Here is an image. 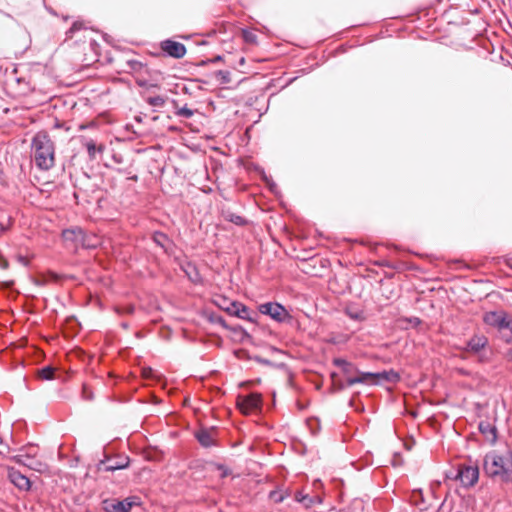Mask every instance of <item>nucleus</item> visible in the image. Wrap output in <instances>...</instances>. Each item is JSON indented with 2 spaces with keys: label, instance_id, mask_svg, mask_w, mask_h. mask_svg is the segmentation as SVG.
Here are the masks:
<instances>
[{
  "label": "nucleus",
  "instance_id": "obj_33",
  "mask_svg": "<svg viewBox=\"0 0 512 512\" xmlns=\"http://www.w3.org/2000/svg\"><path fill=\"white\" fill-rule=\"evenodd\" d=\"M352 370V366L351 367H346V368H343V371L344 373L348 374L350 373V371Z\"/></svg>",
  "mask_w": 512,
  "mask_h": 512
},
{
  "label": "nucleus",
  "instance_id": "obj_20",
  "mask_svg": "<svg viewBox=\"0 0 512 512\" xmlns=\"http://www.w3.org/2000/svg\"><path fill=\"white\" fill-rule=\"evenodd\" d=\"M239 305H240V302L231 301V302L228 303L227 307L224 308V310L228 314L237 317Z\"/></svg>",
  "mask_w": 512,
  "mask_h": 512
},
{
  "label": "nucleus",
  "instance_id": "obj_8",
  "mask_svg": "<svg viewBox=\"0 0 512 512\" xmlns=\"http://www.w3.org/2000/svg\"><path fill=\"white\" fill-rule=\"evenodd\" d=\"M261 397L259 394H249L246 396H238L237 407L243 414H250L259 409Z\"/></svg>",
  "mask_w": 512,
  "mask_h": 512
},
{
  "label": "nucleus",
  "instance_id": "obj_15",
  "mask_svg": "<svg viewBox=\"0 0 512 512\" xmlns=\"http://www.w3.org/2000/svg\"><path fill=\"white\" fill-rule=\"evenodd\" d=\"M153 240L154 242L159 245L160 247H162L163 249H167L168 247V244H169V240L167 238V236L163 233H155L153 235Z\"/></svg>",
  "mask_w": 512,
  "mask_h": 512
},
{
  "label": "nucleus",
  "instance_id": "obj_18",
  "mask_svg": "<svg viewBox=\"0 0 512 512\" xmlns=\"http://www.w3.org/2000/svg\"><path fill=\"white\" fill-rule=\"evenodd\" d=\"M87 152L90 158H95L96 152H102L103 148L101 146L97 147L93 141H89L86 143Z\"/></svg>",
  "mask_w": 512,
  "mask_h": 512
},
{
  "label": "nucleus",
  "instance_id": "obj_27",
  "mask_svg": "<svg viewBox=\"0 0 512 512\" xmlns=\"http://www.w3.org/2000/svg\"><path fill=\"white\" fill-rule=\"evenodd\" d=\"M83 28V24L81 22H75L72 27L69 29L67 34L72 37V35Z\"/></svg>",
  "mask_w": 512,
  "mask_h": 512
},
{
  "label": "nucleus",
  "instance_id": "obj_7",
  "mask_svg": "<svg viewBox=\"0 0 512 512\" xmlns=\"http://www.w3.org/2000/svg\"><path fill=\"white\" fill-rule=\"evenodd\" d=\"M62 236L65 241L73 242L76 245H81L86 248L97 247V242H86V233L78 227L64 230Z\"/></svg>",
  "mask_w": 512,
  "mask_h": 512
},
{
  "label": "nucleus",
  "instance_id": "obj_19",
  "mask_svg": "<svg viewBox=\"0 0 512 512\" xmlns=\"http://www.w3.org/2000/svg\"><path fill=\"white\" fill-rule=\"evenodd\" d=\"M295 500L297 502L303 503L307 507H309L314 502V499L309 498L308 495H305L302 492H297L295 494Z\"/></svg>",
  "mask_w": 512,
  "mask_h": 512
},
{
  "label": "nucleus",
  "instance_id": "obj_4",
  "mask_svg": "<svg viewBox=\"0 0 512 512\" xmlns=\"http://www.w3.org/2000/svg\"><path fill=\"white\" fill-rule=\"evenodd\" d=\"M487 325L497 327L499 330H512V318L503 311H491L484 315Z\"/></svg>",
  "mask_w": 512,
  "mask_h": 512
},
{
  "label": "nucleus",
  "instance_id": "obj_21",
  "mask_svg": "<svg viewBox=\"0 0 512 512\" xmlns=\"http://www.w3.org/2000/svg\"><path fill=\"white\" fill-rule=\"evenodd\" d=\"M479 428H480L482 433L490 434L491 438L493 440L496 438V429L494 427L490 426V424L481 423Z\"/></svg>",
  "mask_w": 512,
  "mask_h": 512
},
{
  "label": "nucleus",
  "instance_id": "obj_6",
  "mask_svg": "<svg viewBox=\"0 0 512 512\" xmlns=\"http://www.w3.org/2000/svg\"><path fill=\"white\" fill-rule=\"evenodd\" d=\"M259 311L262 314L269 315L273 320L277 322H284L290 315L288 311L279 303H264L259 306Z\"/></svg>",
  "mask_w": 512,
  "mask_h": 512
},
{
  "label": "nucleus",
  "instance_id": "obj_11",
  "mask_svg": "<svg viewBox=\"0 0 512 512\" xmlns=\"http://www.w3.org/2000/svg\"><path fill=\"white\" fill-rule=\"evenodd\" d=\"M161 48L169 56L174 58H182L186 54L185 46L176 41L165 40L161 43Z\"/></svg>",
  "mask_w": 512,
  "mask_h": 512
},
{
  "label": "nucleus",
  "instance_id": "obj_9",
  "mask_svg": "<svg viewBox=\"0 0 512 512\" xmlns=\"http://www.w3.org/2000/svg\"><path fill=\"white\" fill-rule=\"evenodd\" d=\"M379 376L386 377V374L372 373V372H358L355 377H347V385L353 386L355 384L374 385L379 383Z\"/></svg>",
  "mask_w": 512,
  "mask_h": 512
},
{
  "label": "nucleus",
  "instance_id": "obj_24",
  "mask_svg": "<svg viewBox=\"0 0 512 512\" xmlns=\"http://www.w3.org/2000/svg\"><path fill=\"white\" fill-rule=\"evenodd\" d=\"M39 375L42 379L50 380L53 378L54 370L51 367H44L40 370Z\"/></svg>",
  "mask_w": 512,
  "mask_h": 512
},
{
  "label": "nucleus",
  "instance_id": "obj_3",
  "mask_svg": "<svg viewBox=\"0 0 512 512\" xmlns=\"http://www.w3.org/2000/svg\"><path fill=\"white\" fill-rule=\"evenodd\" d=\"M456 478L460 480L464 487L474 486L479 479L478 466L474 464L459 465Z\"/></svg>",
  "mask_w": 512,
  "mask_h": 512
},
{
  "label": "nucleus",
  "instance_id": "obj_13",
  "mask_svg": "<svg viewBox=\"0 0 512 512\" xmlns=\"http://www.w3.org/2000/svg\"><path fill=\"white\" fill-rule=\"evenodd\" d=\"M129 465L128 457H119L112 461L110 464L104 466L105 471H115L120 469H125Z\"/></svg>",
  "mask_w": 512,
  "mask_h": 512
},
{
  "label": "nucleus",
  "instance_id": "obj_10",
  "mask_svg": "<svg viewBox=\"0 0 512 512\" xmlns=\"http://www.w3.org/2000/svg\"><path fill=\"white\" fill-rule=\"evenodd\" d=\"M134 504L135 502L131 498H126L121 501H105L104 510L106 512H129Z\"/></svg>",
  "mask_w": 512,
  "mask_h": 512
},
{
  "label": "nucleus",
  "instance_id": "obj_25",
  "mask_svg": "<svg viewBox=\"0 0 512 512\" xmlns=\"http://www.w3.org/2000/svg\"><path fill=\"white\" fill-rule=\"evenodd\" d=\"M177 115L185 118H190L193 115V111L187 107H182L177 111Z\"/></svg>",
  "mask_w": 512,
  "mask_h": 512
},
{
  "label": "nucleus",
  "instance_id": "obj_32",
  "mask_svg": "<svg viewBox=\"0 0 512 512\" xmlns=\"http://www.w3.org/2000/svg\"><path fill=\"white\" fill-rule=\"evenodd\" d=\"M506 358L509 361H512V348L506 353Z\"/></svg>",
  "mask_w": 512,
  "mask_h": 512
},
{
  "label": "nucleus",
  "instance_id": "obj_5",
  "mask_svg": "<svg viewBox=\"0 0 512 512\" xmlns=\"http://www.w3.org/2000/svg\"><path fill=\"white\" fill-rule=\"evenodd\" d=\"M488 345V339L484 335H474L466 344L465 347H459L460 350L465 351L467 353L477 355L479 357V361L483 362L486 358L482 355V351Z\"/></svg>",
  "mask_w": 512,
  "mask_h": 512
},
{
  "label": "nucleus",
  "instance_id": "obj_29",
  "mask_svg": "<svg viewBox=\"0 0 512 512\" xmlns=\"http://www.w3.org/2000/svg\"><path fill=\"white\" fill-rule=\"evenodd\" d=\"M334 364H335L336 366H338V367H341L342 369H343V368H346V367H351V364H350V363H348L346 360H344V359H340V358L335 359V360H334Z\"/></svg>",
  "mask_w": 512,
  "mask_h": 512
},
{
  "label": "nucleus",
  "instance_id": "obj_16",
  "mask_svg": "<svg viewBox=\"0 0 512 512\" xmlns=\"http://www.w3.org/2000/svg\"><path fill=\"white\" fill-rule=\"evenodd\" d=\"M197 439L205 447H209L213 443L211 435L206 431L198 433Z\"/></svg>",
  "mask_w": 512,
  "mask_h": 512
},
{
  "label": "nucleus",
  "instance_id": "obj_12",
  "mask_svg": "<svg viewBox=\"0 0 512 512\" xmlns=\"http://www.w3.org/2000/svg\"><path fill=\"white\" fill-rule=\"evenodd\" d=\"M9 479L20 490L27 491L30 489V480L19 471L11 470L9 472Z\"/></svg>",
  "mask_w": 512,
  "mask_h": 512
},
{
  "label": "nucleus",
  "instance_id": "obj_17",
  "mask_svg": "<svg viewBox=\"0 0 512 512\" xmlns=\"http://www.w3.org/2000/svg\"><path fill=\"white\" fill-rule=\"evenodd\" d=\"M237 317L240 319L253 321L250 310L248 309L247 306H245L242 303H240V305H239Z\"/></svg>",
  "mask_w": 512,
  "mask_h": 512
},
{
  "label": "nucleus",
  "instance_id": "obj_2",
  "mask_svg": "<svg viewBox=\"0 0 512 512\" xmlns=\"http://www.w3.org/2000/svg\"><path fill=\"white\" fill-rule=\"evenodd\" d=\"M512 451H508L505 455L496 452H490L484 457L483 468L485 473L490 477H499L504 483L512 482V473L508 466H512Z\"/></svg>",
  "mask_w": 512,
  "mask_h": 512
},
{
  "label": "nucleus",
  "instance_id": "obj_23",
  "mask_svg": "<svg viewBox=\"0 0 512 512\" xmlns=\"http://www.w3.org/2000/svg\"><path fill=\"white\" fill-rule=\"evenodd\" d=\"M148 103L151 106L162 107L165 104V99L162 96H154L148 98Z\"/></svg>",
  "mask_w": 512,
  "mask_h": 512
},
{
  "label": "nucleus",
  "instance_id": "obj_26",
  "mask_svg": "<svg viewBox=\"0 0 512 512\" xmlns=\"http://www.w3.org/2000/svg\"><path fill=\"white\" fill-rule=\"evenodd\" d=\"M243 37H244L246 42H249V43L256 42V35L253 32L244 30L243 31Z\"/></svg>",
  "mask_w": 512,
  "mask_h": 512
},
{
  "label": "nucleus",
  "instance_id": "obj_31",
  "mask_svg": "<svg viewBox=\"0 0 512 512\" xmlns=\"http://www.w3.org/2000/svg\"><path fill=\"white\" fill-rule=\"evenodd\" d=\"M222 302H223V303H220V304H218V305H219V307H220V308H222V309L224 310V308H225V307H227V305H228V303H229L230 301H228L227 299H223V300H222Z\"/></svg>",
  "mask_w": 512,
  "mask_h": 512
},
{
  "label": "nucleus",
  "instance_id": "obj_34",
  "mask_svg": "<svg viewBox=\"0 0 512 512\" xmlns=\"http://www.w3.org/2000/svg\"><path fill=\"white\" fill-rule=\"evenodd\" d=\"M239 220H241V218L237 217L235 222L238 223Z\"/></svg>",
  "mask_w": 512,
  "mask_h": 512
},
{
  "label": "nucleus",
  "instance_id": "obj_28",
  "mask_svg": "<svg viewBox=\"0 0 512 512\" xmlns=\"http://www.w3.org/2000/svg\"><path fill=\"white\" fill-rule=\"evenodd\" d=\"M270 498L275 502H282L284 500V496L277 491H272L270 493Z\"/></svg>",
  "mask_w": 512,
  "mask_h": 512
},
{
  "label": "nucleus",
  "instance_id": "obj_30",
  "mask_svg": "<svg viewBox=\"0 0 512 512\" xmlns=\"http://www.w3.org/2000/svg\"><path fill=\"white\" fill-rule=\"evenodd\" d=\"M86 242H90V243H95V242H97V246L101 244L100 239H99L96 235H94V236H88V235L86 234Z\"/></svg>",
  "mask_w": 512,
  "mask_h": 512
},
{
  "label": "nucleus",
  "instance_id": "obj_14",
  "mask_svg": "<svg viewBox=\"0 0 512 512\" xmlns=\"http://www.w3.org/2000/svg\"><path fill=\"white\" fill-rule=\"evenodd\" d=\"M18 457H19V462H21L22 464H24L34 470H37V471L42 470L43 464L37 460H34L32 457H30V454L19 455Z\"/></svg>",
  "mask_w": 512,
  "mask_h": 512
},
{
  "label": "nucleus",
  "instance_id": "obj_1",
  "mask_svg": "<svg viewBox=\"0 0 512 512\" xmlns=\"http://www.w3.org/2000/svg\"><path fill=\"white\" fill-rule=\"evenodd\" d=\"M32 151L35 164L41 170H49L55 163V149L52 140L46 133H37L32 140Z\"/></svg>",
  "mask_w": 512,
  "mask_h": 512
},
{
  "label": "nucleus",
  "instance_id": "obj_22",
  "mask_svg": "<svg viewBox=\"0 0 512 512\" xmlns=\"http://www.w3.org/2000/svg\"><path fill=\"white\" fill-rule=\"evenodd\" d=\"M381 374H386V377L379 376V382L382 380L396 382L399 379V375L394 371L382 372Z\"/></svg>",
  "mask_w": 512,
  "mask_h": 512
}]
</instances>
